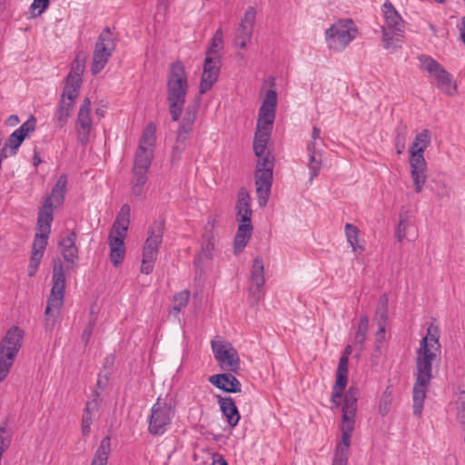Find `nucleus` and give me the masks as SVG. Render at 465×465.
<instances>
[{
  "instance_id": "cd10ccee",
  "label": "nucleus",
  "mask_w": 465,
  "mask_h": 465,
  "mask_svg": "<svg viewBox=\"0 0 465 465\" xmlns=\"http://www.w3.org/2000/svg\"><path fill=\"white\" fill-rule=\"evenodd\" d=\"M218 402L223 416L226 417L228 424L233 428L235 427L241 418L239 411L232 397H218Z\"/></svg>"
},
{
  "instance_id": "8fccbe9b",
  "label": "nucleus",
  "mask_w": 465,
  "mask_h": 465,
  "mask_svg": "<svg viewBox=\"0 0 465 465\" xmlns=\"http://www.w3.org/2000/svg\"><path fill=\"white\" fill-rule=\"evenodd\" d=\"M391 403L392 394L390 388L387 387L381 395L379 404V412L381 416H385L389 413Z\"/></svg>"
},
{
  "instance_id": "aec40b11",
  "label": "nucleus",
  "mask_w": 465,
  "mask_h": 465,
  "mask_svg": "<svg viewBox=\"0 0 465 465\" xmlns=\"http://www.w3.org/2000/svg\"><path fill=\"white\" fill-rule=\"evenodd\" d=\"M220 57H205L203 63V71L199 85L201 94L207 93L217 82L220 74Z\"/></svg>"
},
{
  "instance_id": "9b49d317",
  "label": "nucleus",
  "mask_w": 465,
  "mask_h": 465,
  "mask_svg": "<svg viewBox=\"0 0 465 465\" xmlns=\"http://www.w3.org/2000/svg\"><path fill=\"white\" fill-rule=\"evenodd\" d=\"M212 349L222 369L231 372L239 371L240 358L236 349L230 342L213 341Z\"/></svg>"
},
{
  "instance_id": "5fc2aeb1",
  "label": "nucleus",
  "mask_w": 465,
  "mask_h": 465,
  "mask_svg": "<svg viewBox=\"0 0 465 465\" xmlns=\"http://www.w3.org/2000/svg\"><path fill=\"white\" fill-rule=\"evenodd\" d=\"M49 0H34L30 5L32 17H37L42 15L49 6Z\"/></svg>"
},
{
  "instance_id": "c03bdc74",
  "label": "nucleus",
  "mask_w": 465,
  "mask_h": 465,
  "mask_svg": "<svg viewBox=\"0 0 465 465\" xmlns=\"http://www.w3.org/2000/svg\"><path fill=\"white\" fill-rule=\"evenodd\" d=\"M223 48V32L218 29L212 38L211 45L206 51L205 57H220L219 51Z\"/></svg>"
},
{
  "instance_id": "473e14b6",
  "label": "nucleus",
  "mask_w": 465,
  "mask_h": 465,
  "mask_svg": "<svg viewBox=\"0 0 465 465\" xmlns=\"http://www.w3.org/2000/svg\"><path fill=\"white\" fill-rule=\"evenodd\" d=\"M153 158V150L138 148L134 157L133 171L147 173Z\"/></svg>"
},
{
  "instance_id": "e2e57ef3",
  "label": "nucleus",
  "mask_w": 465,
  "mask_h": 465,
  "mask_svg": "<svg viewBox=\"0 0 465 465\" xmlns=\"http://www.w3.org/2000/svg\"><path fill=\"white\" fill-rule=\"evenodd\" d=\"M157 258L155 257H148V255L143 254V260L141 264V272L149 274L153 272L154 262Z\"/></svg>"
},
{
  "instance_id": "4c0bfd02",
  "label": "nucleus",
  "mask_w": 465,
  "mask_h": 465,
  "mask_svg": "<svg viewBox=\"0 0 465 465\" xmlns=\"http://www.w3.org/2000/svg\"><path fill=\"white\" fill-rule=\"evenodd\" d=\"M375 319L379 325V332L385 333V323L388 320V298L386 294L380 297L376 311Z\"/></svg>"
},
{
  "instance_id": "f03ea898",
  "label": "nucleus",
  "mask_w": 465,
  "mask_h": 465,
  "mask_svg": "<svg viewBox=\"0 0 465 465\" xmlns=\"http://www.w3.org/2000/svg\"><path fill=\"white\" fill-rule=\"evenodd\" d=\"M64 267L61 260L56 258L54 261L52 289L45 311L44 327L46 331H52L54 328L56 319L64 304Z\"/></svg>"
},
{
  "instance_id": "de8ad7c7",
  "label": "nucleus",
  "mask_w": 465,
  "mask_h": 465,
  "mask_svg": "<svg viewBox=\"0 0 465 465\" xmlns=\"http://www.w3.org/2000/svg\"><path fill=\"white\" fill-rule=\"evenodd\" d=\"M418 59L420 63V68L432 75L442 67L441 64L430 56L422 54Z\"/></svg>"
},
{
  "instance_id": "412c9836",
  "label": "nucleus",
  "mask_w": 465,
  "mask_h": 465,
  "mask_svg": "<svg viewBox=\"0 0 465 465\" xmlns=\"http://www.w3.org/2000/svg\"><path fill=\"white\" fill-rule=\"evenodd\" d=\"M85 56L82 53H78L71 64V70L65 79L64 89H75L79 93L83 82L82 75L85 69Z\"/></svg>"
},
{
  "instance_id": "4468645a",
  "label": "nucleus",
  "mask_w": 465,
  "mask_h": 465,
  "mask_svg": "<svg viewBox=\"0 0 465 465\" xmlns=\"http://www.w3.org/2000/svg\"><path fill=\"white\" fill-rule=\"evenodd\" d=\"M164 228L163 220H155L152 223L148 229V236L144 242L143 255L157 258L159 248L163 242Z\"/></svg>"
},
{
  "instance_id": "0eeeda50",
  "label": "nucleus",
  "mask_w": 465,
  "mask_h": 465,
  "mask_svg": "<svg viewBox=\"0 0 465 465\" xmlns=\"http://www.w3.org/2000/svg\"><path fill=\"white\" fill-rule=\"evenodd\" d=\"M199 109V102L195 101L187 105L182 122L176 131V139L173 146L172 163L181 160L183 153L186 149V141L193 131V125L196 120Z\"/></svg>"
},
{
  "instance_id": "c756f323",
  "label": "nucleus",
  "mask_w": 465,
  "mask_h": 465,
  "mask_svg": "<svg viewBox=\"0 0 465 465\" xmlns=\"http://www.w3.org/2000/svg\"><path fill=\"white\" fill-rule=\"evenodd\" d=\"M440 330L437 325L430 323L427 329V334L420 341V348L429 349L432 352L440 351Z\"/></svg>"
},
{
  "instance_id": "13d9d810",
  "label": "nucleus",
  "mask_w": 465,
  "mask_h": 465,
  "mask_svg": "<svg viewBox=\"0 0 465 465\" xmlns=\"http://www.w3.org/2000/svg\"><path fill=\"white\" fill-rule=\"evenodd\" d=\"M456 409L458 418L461 420L462 423H465V391H461L458 394Z\"/></svg>"
},
{
  "instance_id": "79ce46f5",
  "label": "nucleus",
  "mask_w": 465,
  "mask_h": 465,
  "mask_svg": "<svg viewBox=\"0 0 465 465\" xmlns=\"http://www.w3.org/2000/svg\"><path fill=\"white\" fill-rule=\"evenodd\" d=\"M147 182V173L133 171L131 179V191L134 195L141 196L143 193L144 185Z\"/></svg>"
},
{
  "instance_id": "a18cd8bd",
  "label": "nucleus",
  "mask_w": 465,
  "mask_h": 465,
  "mask_svg": "<svg viewBox=\"0 0 465 465\" xmlns=\"http://www.w3.org/2000/svg\"><path fill=\"white\" fill-rule=\"evenodd\" d=\"M25 138H24L21 134L14 131L8 137L5 146L3 148H6L8 156L15 155L16 151L19 146L22 144Z\"/></svg>"
},
{
  "instance_id": "680f3d73",
  "label": "nucleus",
  "mask_w": 465,
  "mask_h": 465,
  "mask_svg": "<svg viewBox=\"0 0 465 465\" xmlns=\"http://www.w3.org/2000/svg\"><path fill=\"white\" fill-rule=\"evenodd\" d=\"M42 254H38L37 252H32L28 265V275L34 276L42 260Z\"/></svg>"
},
{
  "instance_id": "9d476101",
  "label": "nucleus",
  "mask_w": 465,
  "mask_h": 465,
  "mask_svg": "<svg viewBox=\"0 0 465 465\" xmlns=\"http://www.w3.org/2000/svg\"><path fill=\"white\" fill-rule=\"evenodd\" d=\"M325 34L331 48L344 49L356 37L357 28L351 19H341Z\"/></svg>"
},
{
  "instance_id": "864d4df0",
  "label": "nucleus",
  "mask_w": 465,
  "mask_h": 465,
  "mask_svg": "<svg viewBox=\"0 0 465 465\" xmlns=\"http://www.w3.org/2000/svg\"><path fill=\"white\" fill-rule=\"evenodd\" d=\"M125 256V247H110V260L114 267H118Z\"/></svg>"
},
{
  "instance_id": "2eb2a0df",
  "label": "nucleus",
  "mask_w": 465,
  "mask_h": 465,
  "mask_svg": "<svg viewBox=\"0 0 465 465\" xmlns=\"http://www.w3.org/2000/svg\"><path fill=\"white\" fill-rule=\"evenodd\" d=\"M92 125L91 101L89 98H85L79 108L75 122L77 139L81 144L84 145L88 142Z\"/></svg>"
},
{
  "instance_id": "6e6552de",
  "label": "nucleus",
  "mask_w": 465,
  "mask_h": 465,
  "mask_svg": "<svg viewBox=\"0 0 465 465\" xmlns=\"http://www.w3.org/2000/svg\"><path fill=\"white\" fill-rule=\"evenodd\" d=\"M175 414V406L171 401L158 397L151 408L148 431L152 435H163L170 427Z\"/></svg>"
},
{
  "instance_id": "7c9ffc66",
  "label": "nucleus",
  "mask_w": 465,
  "mask_h": 465,
  "mask_svg": "<svg viewBox=\"0 0 465 465\" xmlns=\"http://www.w3.org/2000/svg\"><path fill=\"white\" fill-rule=\"evenodd\" d=\"M430 383H420V381H415L413 385V413L415 416H420L423 409L424 400L426 398L428 387Z\"/></svg>"
},
{
  "instance_id": "dca6fc26",
  "label": "nucleus",
  "mask_w": 465,
  "mask_h": 465,
  "mask_svg": "<svg viewBox=\"0 0 465 465\" xmlns=\"http://www.w3.org/2000/svg\"><path fill=\"white\" fill-rule=\"evenodd\" d=\"M265 283L264 265L261 256L254 258L251 269L249 293L255 302L263 297V286Z\"/></svg>"
},
{
  "instance_id": "3c124183",
  "label": "nucleus",
  "mask_w": 465,
  "mask_h": 465,
  "mask_svg": "<svg viewBox=\"0 0 465 465\" xmlns=\"http://www.w3.org/2000/svg\"><path fill=\"white\" fill-rule=\"evenodd\" d=\"M127 233H122L120 231L112 229L108 235L109 247H125L124 239Z\"/></svg>"
},
{
  "instance_id": "09e8293b",
  "label": "nucleus",
  "mask_w": 465,
  "mask_h": 465,
  "mask_svg": "<svg viewBox=\"0 0 465 465\" xmlns=\"http://www.w3.org/2000/svg\"><path fill=\"white\" fill-rule=\"evenodd\" d=\"M189 298L190 292L187 290H183L179 293L175 294L173 297V310L176 312H180L183 308L187 306Z\"/></svg>"
},
{
  "instance_id": "c9c22d12",
  "label": "nucleus",
  "mask_w": 465,
  "mask_h": 465,
  "mask_svg": "<svg viewBox=\"0 0 465 465\" xmlns=\"http://www.w3.org/2000/svg\"><path fill=\"white\" fill-rule=\"evenodd\" d=\"M67 177L65 174H62L57 179L54 186L52 189L51 194L46 199L51 198V203L54 204L60 205L63 203L64 194L66 192Z\"/></svg>"
},
{
  "instance_id": "4d7b16f0",
  "label": "nucleus",
  "mask_w": 465,
  "mask_h": 465,
  "mask_svg": "<svg viewBox=\"0 0 465 465\" xmlns=\"http://www.w3.org/2000/svg\"><path fill=\"white\" fill-rule=\"evenodd\" d=\"M97 318L94 315L93 312H91L90 319L88 321V323L86 327L84 328L83 334H82V341L87 344L88 341L91 339V336L93 334V331L94 329V326L96 324Z\"/></svg>"
},
{
  "instance_id": "bb28decb",
  "label": "nucleus",
  "mask_w": 465,
  "mask_h": 465,
  "mask_svg": "<svg viewBox=\"0 0 465 465\" xmlns=\"http://www.w3.org/2000/svg\"><path fill=\"white\" fill-rule=\"evenodd\" d=\"M307 152L309 155V161L307 163L310 173L309 182L312 183V180L319 175L322 167V152L315 147L314 142H310L308 143Z\"/></svg>"
},
{
  "instance_id": "39448f33",
  "label": "nucleus",
  "mask_w": 465,
  "mask_h": 465,
  "mask_svg": "<svg viewBox=\"0 0 465 465\" xmlns=\"http://www.w3.org/2000/svg\"><path fill=\"white\" fill-rule=\"evenodd\" d=\"M382 12L385 19V25L382 26L384 48L395 51L400 47V43L403 37L404 21L389 1L383 4Z\"/></svg>"
},
{
  "instance_id": "ea45409f",
  "label": "nucleus",
  "mask_w": 465,
  "mask_h": 465,
  "mask_svg": "<svg viewBox=\"0 0 465 465\" xmlns=\"http://www.w3.org/2000/svg\"><path fill=\"white\" fill-rule=\"evenodd\" d=\"M359 232L360 231L357 226L349 223L345 224L347 241L356 255L363 251V247L359 243Z\"/></svg>"
},
{
  "instance_id": "37998d69",
  "label": "nucleus",
  "mask_w": 465,
  "mask_h": 465,
  "mask_svg": "<svg viewBox=\"0 0 465 465\" xmlns=\"http://www.w3.org/2000/svg\"><path fill=\"white\" fill-rule=\"evenodd\" d=\"M155 141V126L153 123H150L143 131L138 148L153 150L152 147L154 145Z\"/></svg>"
},
{
  "instance_id": "338daca9",
  "label": "nucleus",
  "mask_w": 465,
  "mask_h": 465,
  "mask_svg": "<svg viewBox=\"0 0 465 465\" xmlns=\"http://www.w3.org/2000/svg\"><path fill=\"white\" fill-rule=\"evenodd\" d=\"M348 463V453L335 451L332 465H347Z\"/></svg>"
},
{
  "instance_id": "c85d7f7f",
  "label": "nucleus",
  "mask_w": 465,
  "mask_h": 465,
  "mask_svg": "<svg viewBox=\"0 0 465 465\" xmlns=\"http://www.w3.org/2000/svg\"><path fill=\"white\" fill-rule=\"evenodd\" d=\"M53 218V203H51V198L45 199L42 208L38 213L37 231L50 232Z\"/></svg>"
},
{
  "instance_id": "603ef678",
  "label": "nucleus",
  "mask_w": 465,
  "mask_h": 465,
  "mask_svg": "<svg viewBox=\"0 0 465 465\" xmlns=\"http://www.w3.org/2000/svg\"><path fill=\"white\" fill-rule=\"evenodd\" d=\"M348 383L347 372L336 371V381L332 388L334 391V397H338L340 394H343L344 390Z\"/></svg>"
},
{
  "instance_id": "f704fd0d",
  "label": "nucleus",
  "mask_w": 465,
  "mask_h": 465,
  "mask_svg": "<svg viewBox=\"0 0 465 465\" xmlns=\"http://www.w3.org/2000/svg\"><path fill=\"white\" fill-rule=\"evenodd\" d=\"M111 451V440L110 437H104L94 454L91 465H106Z\"/></svg>"
},
{
  "instance_id": "e433bc0d",
  "label": "nucleus",
  "mask_w": 465,
  "mask_h": 465,
  "mask_svg": "<svg viewBox=\"0 0 465 465\" xmlns=\"http://www.w3.org/2000/svg\"><path fill=\"white\" fill-rule=\"evenodd\" d=\"M433 76L437 79V86L448 94L456 91V85L452 83L450 74L442 66Z\"/></svg>"
},
{
  "instance_id": "69168bd1",
  "label": "nucleus",
  "mask_w": 465,
  "mask_h": 465,
  "mask_svg": "<svg viewBox=\"0 0 465 465\" xmlns=\"http://www.w3.org/2000/svg\"><path fill=\"white\" fill-rule=\"evenodd\" d=\"M252 221L251 222H245V223H241L238 226V229H237V232H236V234L237 235H243V236H246L248 238H251L252 236Z\"/></svg>"
},
{
  "instance_id": "393cba45",
  "label": "nucleus",
  "mask_w": 465,
  "mask_h": 465,
  "mask_svg": "<svg viewBox=\"0 0 465 465\" xmlns=\"http://www.w3.org/2000/svg\"><path fill=\"white\" fill-rule=\"evenodd\" d=\"M237 197V221L240 223L251 222L252 211L251 209V197L248 191L244 187L241 188Z\"/></svg>"
},
{
  "instance_id": "20e7f679",
  "label": "nucleus",
  "mask_w": 465,
  "mask_h": 465,
  "mask_svg": "<svg viewBox=\"0 0 465 465\" xmlns=\"http://www.w3.org/2000/svg\"><path fill=\"white\" fill-rule=\"evenodd\" d=\"M25 331L18 326L11 327L0 343V382L7 377L22 347Z\"/></svg>"
},
{
  "instance_id": "f257e3e1",
  "label": "nucleus",
  "mask_w": 465,
  "mask_h": 465,
  "mask_svg": "<svg viewBox=\"0 0 465 465\" xmlns=\"http://www.w3.org/2000/svg\"><path fill=\"white\" fill-rule=\"evenodd\" d=\"M189 84L185 67L181 61L171 64L166 83V101L173 122H177L184 109Z\"/></svg>"
},
{
  "instance_id": "6ab92c4d",
  "label": "nucleus",
  "mask_w": 465,
  "mask_h": 465,
  "mask_svg": "<svg viewBox=\"0 0 465 465\" xmlns=\"http://www.w3.org/2000/svg\"><path fill=\"white\" fill-rule=\"evenodd\" d=\"M79 93L75 92V89L63 90L61 99L58 104V108L54 115V120L59 128L64 127L68 119L71 117L72 111L75 104V100L78 97Z\"/></svg>"
},
{
  "instance_id": "7ed1b4c3",
  "label": "nucleus",
  "mask_w": 465,
  "mask_h": 465,
  "mask_svg": "<svg viewBox=\"0 0 465 465\" xmlns=\"http://www.w3.org/2000/svg\"><path fill=\"white\" fill-rule=\"evenodd\" d=\"M430 143V132L423 129L415 136L410 148L411 176L417 193L422 191L427 181V163L423 153Z\"/></svg>"
},
{
  "instance_id": "f3484780",
  "label": "nucleus",
  "mask_w": 465,
  "mask_h": 465,
  "mask_svg": "<svg viewBox=\"0 0 465 465\" xmlns=\"http://www.w3.org/2000/svg\"><path fill=\"white\" fill-rule=\"evenodd\" d=\"M437 357L436 352L430 351L429 349L419 348L416 356V381L420 383H430L432 374V362Z\"/></svg>"
},
{
  "instance_id": "b1692460",
  "label": "nucleus",
  "mask_w": 465,
  "mask_h": 465,
  "mask_svg": "<svg viewBox=\"0 0 465 465\" xmlns=\"http://www.w3.org/2000/svg\"><path fill=\"white\" fill-rule=\"evenodd\" d=\"M102 398L97 391H94L91 398L87 401L83 418H82V433L87 435L93 423L94 414L98 411Z\"/></svg>"
},
{
  "instance_id": "58836bf2",
  "label": "nucleus",
  "mask_w": 465,
  "mask_h": 465,
  "mask_svg": "<svg viewBox=\"0 0 465 465\" xmlns=\"http://www.w3.org/2000/svg\"><path fill=\"white\" fill-rule=\"evenodd\" d=\"M130 212L131 208L129 204L124 203L113 223L112 229L122 232V233H127L129 223H130Z\"/></svg>"
},
{
  "instance_id": "a878e982",
  "label": "nucleus",
  "mask_w": 465,
  "mask_h": 465,
  "mask_svg": "<svg viewBox=\"0 0 465 465\" xmlns=\"http://www.w3.org/2000/svg\"><path fill=\"white\" fill-rule=\"evenodd\" d=\"M360 396V391L357 387L351 386L345 392L342 405V419L355 420L357 412V401Z\"/></svg>"
},
{
  "instance_id": "72a5a7b5",
  "label": "nucleus",
  "mask_w": 465,
  "mask_h": 465,
  "mask_svg": "<svg viewBox=\"0 0 465 465\" xmlns=\"http://www.w3.org/2000/svg\"><path fill=\"white\" fill-rule=\"evenodd\" d=\"M355 420L342 419L341 421V443L336 448L337 451L348 453V449L351 444V433L354 430Z\"/></svg>"
},
{
  "instance_id": "a211bd4d",
  "label": "nucleus",
  "mask_w": 465,
  "mask_h": 465,
  "mask_svg": "<svg viewBox=\"0 0 465 465\" xmlns=\"http://www.w3.org/2000/svg\"><path fill=\"white\" fill-rule=\"evenodd\" d=\"M256 18V10L254 7L250 6L244 13L241 20L240 25L237 28L233 42L236 46L245 48L247 43L251 40L253 33V25Z\"/></svg>"
},
{
  "instance_id": "4be33fe9",
  "label": "nucleus",
  "mask_w": 465,
  "mask_h": 465,
  "mask_svg": "<svg viewBox=\"0 0 465 465\" xmlns=\"http://www.w3.org/2000/svg\"><path fill=\"white\" fill-rule=\"evenodd\" d=\"M76 237V232H72L69 235L64 237L59 243L63 258L68 263L66 270L74 269L79 260L78 248L75 245Z\"/></svg>"
},
{
  "instance_id": "5701e85b",
  "label": "nucleus",
  "mask_w": 465,
  "mask_h": 465,
  "mask_svg": "<svg viewBox=\"0 0 465 465\" xmlns=\"http://www.w3.org/2000/svg\"><path fill=\"white\" fill-rule=\"evenodd\" d=\"M209 381L225 392L235 393L241 391V382L231 372L212 375L209 377Z\"/></svg>"
},
{
  "instance_id": "774afa93",
  "label": "nucleus",
  "mask_w": 465,
  "mask_h": 465,
  "mask_svg": "<svg viewBox=\"0 0 465 465\" xmlns=\"http://www.w3.org/2000/svg\"><path fill=\"white\" fill-rule=\"evenodd\" d=\"M406 126H401L397 129V137H396V143L397 146L401 143V148H404V142H405V136H406Z\"/></svg>"
},
{
  "instance_id": "49530a36",
  "label": "nucleus",
  "mask_w": 465,
  "mask_h": 465,
  "mask_svg": "<svg viewBox=\"0 0 465 465\" xmlns=\"http://www.w3.org/2000/svg\"><path fill=\"white\" fill-rule=\"evenodd\" d=\"M49 234L50 232L37 231L33 242L32 252H37L38 254H42L43 256L44 251L47 246Z\"/></svg>"
},
{
  "instance_id": "1a4fd4ad",
  "label": "nucleus",
  "mask_w": 465,
  "mask_h": 465,
  "mask_svg": "<svg viewBox=\"0 0 465 465\" xmlns=\"http://www.w3.org/2000/svg\"><path fill=\"white\" fill-rule=\"evenodd\" d=\"M116 47L110 27L106 26L98 36L93 55L91 71L94 74L101 72Z\"/></svg>"
},
{
  "instance_id": "a19ab883",
  "label": "nucleus",
  "mask_w": 465,
  "mask_h": 465,
  "mask_svg": "<svg viewBox=\"0 0 465 465\" xmlns=\"http://www.w3.org/2000/svg\"><path fill=\"white\" fill-rule=\"evenodd\" d=\"M369 329V318L366 315L361 317L357 331L354 335V343L360 348V351L363 350L364 342L366 341V334Z\"/></svg>"
},
{
  "instance_id": "052dcab7",
  "label": "nucleus",
  "mask_w": 465,
  "mask_h": 465,
  "mask_svg": "<svg viewBox=\"0 0 465 465\" xmlns=\"http://www.w3.org/2000/svg\"><path fill=\"white\" fill-rule=\"evenodd\" d=\"M249 240L250 238L246 236L235 234L233 242V252L235 255L240 254L243 251Z\"/></svg>"
},
{
  "instance_id": "6e6d98bb",
  "label": "nucleus",
  "mask_w": 465,
  "mask_h": 465,
  "mask_svg": "<svg viewBox=\"0 0 465 465\" xmlns=\"http://www.w3.org/2000/svg\"><path fill=\"white\" fill-rule=\"evenodd\" d=\"M36 120L34 116H31L25 121L19 128L15 130L16 133L25 138L28 134L32 133L35 129Z\"/></svg>"
},
{
  "instance_id": "f8f14e48",
  "label": "nucleus",
  "mask_w": 465,
  "mask_h": 465,
  "mask_svg": "<svg viewBox=\"0 0 465 465\" xmlns=\"http://www.w3.org/2000/svg\"><path fill=\"white\" fill-rule=\"evenodd\" d=\"M215 226V219L209 218L205 232L203 235V243L201 252L194 258L193 263L201 272L203 271L201 264L205 260H212L214 257L215 245L217 242V235L213 231Z\"/></svg>"
},
{
  "instance_id": "0e129e2a",
  "label": "nucleus",
  "mask_w": 465,
  "mask_h": 465,
  "mask_svg": "<svg viewBox=\"0 0 465 465\" xmlns=\"http://www.w3.org/2000/svg\"><path fill=\"white\" fill-rule=\"evenodd\" d=\"M111 375L110 370H103L98 373V378L96 381V387L102 391H104L109 382V378Z\"/></svg>"
},
{
  "instance_id": "423d86ee",
  "label": "nucleus",
  "mask_w": 465,
  "mask_h": 465,
  "mask_svg": "<svg viewBox=\"0 0 465 465\" xmlns=\"http://www.w3.org/2000/svg\"><path fill=\"white\" fill-rule=\"evenodd\" d=\"M274 156L271 152L266 156L258 160L256 163L254 180L258 204L264 207L267 204L273 179Z\"/></svg>"
},
{
  "instance_id": "bf43d9fd",
  "label": "nucleus",
  "mask_w": 465,
  "mask_h": 465,
  "mask_svg": "<svg viewBox=\"0 0 465 465\" xmlns=\"http://www.w3.org/2000/svg\"><path fill=\"white\" fill-rule=\"evenodd\" d=\"M410 223L407 217L400 216L399 224L396 230V238L398 241L401 242L407 235V228L409 227Z\"/></svg>"
},
{
  "instance_id": "ddd939ff",
  "label": "nucleus",
  "mask_w": 465,
  "mask_h": 465,
  "mask_svg": "<svg viewBox=\"0 0 465 465\" xmlns=\"http://www.w3.org/2000/svg\"><path fill=\"white\" fill-rule=\"evenodd\" d=\"M276 104V91L272 89L268 90L259 110V117L256 129L272 132L273 121L275 118Z\"/></svg>"
},
{
  "instance_id": "2f4dec72",
  "label": "nucleus",
  "mask_w": 465,
  "mask_h": 465,
  "mask_svg": "<svg viewBox=\"0 0 465 465\" xmlns=\"http://www.w3.org/2000/svg\"><path fill=\"white\" fill-rule=\"evenodd\" d=\"M270 131L256 129L253 139V152L258 160H262L266 156L267 144L271 135Z\"/></svg>"
}]
</instances>
